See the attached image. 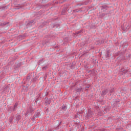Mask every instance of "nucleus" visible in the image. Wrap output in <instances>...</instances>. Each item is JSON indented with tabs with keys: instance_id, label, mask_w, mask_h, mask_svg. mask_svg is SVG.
Segmentation results:
<instances>
[{
	"instance_id": "1",
	"label": "nucleus",
	"mask_w": 131,
	"mask_h": 131,
	"mask_svg": "<svg viewBox=\"0 0 131 131\" xmlns=\"http://www.w3.org/2000/svg\"><path fill=\"white\" fill-rule=\"evenodd\" d=\"M33 112H34V110L32 106H30L28 108L27 111L26 113L24 114V115H25V116H30V114H32Z\"/></svg>"
},
{
	"instance_id": "15",
	"label": "nucleus",
	"mask_w": 131,
	"mask_h": 131,
	"mask_svg": "<svg viewBox=\"0 0 131 131\" xmlns=\"http://www.w3.org/2000/svg\"><path fill=\"white\" fill-rule=\"evenodd\" d=\"M45 103H46V104H51V100L47 98V99L45 101Z\"/></svg>"
},
{
	"instance_id": "4",
	"label": "nucleus",
	"mask_w": 131,
	"mask_h": 131,
	"mask_svg": "<svg viewBox=\"0 0 131 131\" xmlns=\"http://www.w3.org/2000/svg\"><path fill=\"white\" fill-rule=\"evenodd\" d=\"M108 92H109V90H108L107 89L102 91V92L101 93V95L105 96L106 94H107L108 93Z\"/></svg>"
},
{
	"instance_id": "13",
	"label": "nucleus",
	"mask_w": 131,
	"mask_h": 131,
	"mask_svg": "<svg viewBox=\"0 0 131 131\" xmlns=\"http://www.w3.org/2000/svg\"><path fill=\"white\" fill-rule=\"evenodd\" d=\"M14 120V117L11 116L9 120V122H10V123H12V122H13V120Z\"/></svg>"
},
{
	"instance_id": "21",
	"label": "nucleus",
	"mask_w": 131,
	"mask_h": 131,
	"mask_svg": "<svg viewBox=\"0 0 131 131\" xmlns=\"http://www.w3.org/2000/svg\"><path fill=\"white\" fill-rule=\"evenodd\" d=\"M42 61H43V58L40 59L39 62V63H41V62H42Z\"/></svg>"
},
{
	"instance_id": "16",
	"label": "nucleus",
	"mask_w": 131,
	"mask_h": 131,
	"mask_svg": "<svg viewBox=\"0 0 131 131\" xmlns=\"http://www.w3.org/2000/svg\"><path fill=\"white\" fill-rule=\"evenodd\" d=\"M49 67H48V66H46L42 68V70H47Z\"/></svg>"
},
{
	"instance_id": "18",
	"label": "nucleus",
	"mask_w": 131,
	"mask_h": 131,
	"mask_svg": "<svg viewBox=\"0 0 131 131\" xmlns=\"http://www.w3.org/2000/svg\"><path fill=\"white\" fill-rule=\"evenodd\" d=\"M81 88H78L77 89V92H81Z\"/></svg>"
},
{
	"instance_id": "14",
	"label": "nucleus",
	"mask_w": 131,
	"mask_h": 131,
	"mask_svg": "<svg viewBox=\"0 0 131 131\" xmlns=\"http://www.w3.org/2000/svg\"><path fill=\"white\" fill-rule=\"evenodd\" d=\"M62 110H63V111H66V109H67V107L66 106V105H63L62 106L61 108Z\"/></svg>"
},
{
	"instance_id": "11",
	"label": "nucleus",
	"mask_w": 131,
	"mask_h": 131,
	"mask_svg": "<svg viewBox=\"0 0 131 131\" xmlns=\"http://www.w3.org/2000/svg\"><path fill=\"white\" fill-rule=\"evenodd\" d=\"M40 114V113L39 112H38L36 113V115H34V118H37L38 117H39V115Z\"/></svg>"
},
{
	"instance_id": "7",
	"label": "nucleus",
	"mask_w": 131,
	"mask_h": 131,
	"mask_svg": "<svg viewBox=\"0 0 131 131\" xmlns=\"http://www.w3.org/2000/svg\"><path fill=\"white\" fill-rule=\"evenodd\" d=\"M34 23V20H31L28 24L27 26H32V25H33Z\"/></svg>"
},
{
	"instance_id": "12",
	"label": "nucleus",
	"mask_w": 131,
	"mask_h": 131,
	"mask_svg": "<svg viewBox=\"0 0 131 131\" xmlns=\"http://www.w3.org/2000/svg\"><path fill=\"white\" fill-rule=\"evenodd\" d=\"M17 106H18V103H16L14 105L13 111H16V110L17 109Z\"/></svg>"
},
{
	"instance_id": "3",
	"label": "nucleus",
	"mask_w": 131,
	"mask_h": 131,
	"mask_svg": "<svg viewBox=\"0 0 131 131\" xmlns=\"http://www.w3.org/2000/svg\"><path fill=\"white\" fill-rule=\"evenodd\" d=\"M108 8H109L108 6H106V5H103L102 6H101V10L103 11V12H105V11H106V10H107V9H108Z\"/></svg>"
},
{
	"instance_id": "22",
	"label": "nucleus",
	"mask_w": 131,
	"mask_h": 131,
	"mask_svg": "<svg viewBox=\"0 0 131 131\" xmlns=\"http://www.w3.org/2000/svg\"><path fill=\"white\" fill-rule=\"evenodd\" d=\"M79 11L77 9H76L74 10L75 13H77V12H79Z\"/></svg>"
},
{
	"instance_id": "5",
	"label": "nucleus",
	"mask_w": 131,
	"mask_h": 131,
	"mask_svg": "<svg viewBox=\"0 0 131 131\" xmlns=\"http://www.w3.org/2000/svg\"><path fill=\"white\" fill-rule=\"evenodd\" d=\"M105 58H107V59H109V58H110V52H109V50H107L106 51Z\"/></svg>"
},
{
	"instance_id": "23",
	"label": "nucleus",
	"mask_w": 131,
	"mask_h": 131,
	"mask_svg": "<svg viewBox=\"0 0 131 131\" xmlns=\"http://www.w3.org/2000/svg\"><path fill=\"white\" fill-rule=\"evenodd\" d=\"M105 13H102V14H101V16L102 17H104V16H105Z\"/></svg>"
},
{
	"instance_id": "20",
	"label": "nucleus",
	"mask_w": 131,
	"mask_h": 131,
	"mask_svg": "<svg viewBox=\"0 0 131 131\" xmlns=\"http://www.w3.org/2000/svg\"><path fill=\"white\" fill-rule=\"evenodd\" d=\"M62 15H64L65 14V10H63L62 12L61 13Z\"/></svg>"
},
{
	"instance_id": "10",
	"label": "nucleus",
	"mask_w": 131,
	"mask_h": 131,
	"mask_svg": "<svg viewBox=\"0 0 131 131\" xmlns=\"http://www.w3.org/2000/svg\"><path fill=\"white\" fill-rule=\"evenodd\" d=\"M32 76L31 74L28 75V76L27 77V81H29L30 79H31Z\"/></svg>"
},
{
	"instance_id": "17",
	"label": "nucleus",
	"mask_w": 131,
	"mask_h": 131,
	"mask_svg": "<svg viewBox=\"0 0 131 131\" xmlns=\"http://www.w3.org/2000/svg\"><path fill=\"white\" fill-rule=\"evenodd\" d=\"M7 24H8V23H4L1 24V26H3L4 25H7Z\"/></svg>"
},
{
	"instance_id": "6",
	"label": "nucleus",
	"mask_w": 131,
	"mask_h": 131,
	"mask_svg": "<svg viewBox=\"0 0 131 131\" xmlns=\"http://www.w3.org/2000/svg\"><path fill=\"white\" fill-rule=\"evenodd\" d=\"M120 72H123V73H124V74H126V73L127 72V71L126 70L124 69V68H122L120 70Z\"/></svg>"
},
{
	"instance_id": "8",
	"label": "nucleus",
	"mask_w": 131,
	"mask_h": 131,
	"mask_svg": "<svg viewBox=\"0 0 131 131\" xmlns=\"http://www.w3.org/2000/svg\"><path fill=\"white\" fill-rule=\"evenodd\" d=\"M15 118L16 119V120H17V121H19V120H20V119H21V115H17L16 116Z\"/></svg>"
},
{
	"instance_id": "19",
	"label": "nucleus",
	"mask_w": 131,
	"mask_h": 131,
	"mask_svg": "<svg viewBox=\"0 0 131 131\" xmlns=\"http://www.w3.org/2000/svg\"><path fill=\"white\" fill-rule=\"evenodd\" d=\"M114 92V88H113L110 90V93H113Z\"/></svg>"
},
{
	"instance_id": "9",
	"label": "nucleus",
	"mask_w": 131,
	"mask_h": 131,
	"mask_svg": "<svg viewBox=\"0 0 131 131\" xmlns=\"http://www.w3.org/2000/svg\"><path fill=\"white\" fill-rule=\"evenodd\" d=\"M31 80L33 82H36L37 81V76L34 77Z\"/></svg>"
},
{
	"instance_id": "25",
	"label": "nucleus",
	"mask_w": 131,
	"mask_h": 131,
	"mask_svg": "<svg viewBox=\"0 0 131 131\" xmlns=\"http://www.w3.org/2000/svg\"><path fill=\"white\" fill-rule=\"evenodd\" d=\"M115 103H117V101H116Z\"/></svg>"
},
{
	"instance_id": "2",
	"label": "nucleus",
	"mask_w": 131,
	"mask_h": 131,
	"mask_svg": "<svg viewBox=\"0 0 131 131\" xmlns=\"http://www.w3.org/2000/svg\"><path fill=\"white\" fill-rule=\"evenodd\" d=\"M129 29V27L128 26V24H124V26L122 27V29L124 31H127Z\"/></svg>"
},
{
	"instance_id": "24",
	"label": "nucleus",
	"mask_w": 131,
	"mask_h": 131,
	"mask_svg": "<svg viewBox=\"0 0 131 131\" xmlns=\"http://www.w3.org/2000/svg\"><path fill=\"white\" fill-rule=\"evenodd\" d=\"M80 32H81V31H79L77 32V33L78 34L79 33H80Z\"/></svg>"
}]
</instances>
